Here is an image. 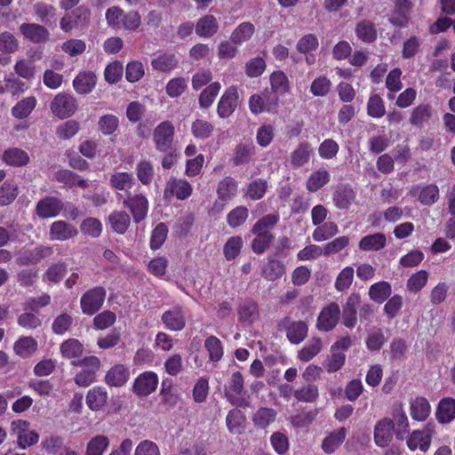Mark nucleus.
<instances>
[{
    "mask_svg": "<svg viewBox=\"0 0 455 455\" xmlns=\"http://www.w3.org/2000/svg\"><path fill=\"white\" fill-rule=\"evenodd\" d=\"M175 137V127L171 121L165 120L158 124L153 131L152 139L158 152L172 151Z\"/></svg>",
    "mask_w": 455,
    "mask_h": 455,
    "instance_id": "nucleus-2",
    "label": "nucleus"
},
{
    "mask_svg": "<svg viewBox=\"0 0 455 455\" xmlns=\"http://www.w3.org/2000/svg\"><path fill=\"white\" fill-rule=\"evenodd\" d=\"M238 105V92L235 86H230L225 90L220 97L217 113L220 118L229 117L235 110Z\"/></svg>",
    "mask_w": 455,
    "mask_h": 455,
    "instance_id": "nucleus-14",
    "label": "nucleus"
},
{
    "mask_svg": "<svg viewBox=\"0 0 455 455\" xmlns=\"http://www.w3.org/2000/svg\"><path fill=\"white\" fill-rule=\"evenodd\" d=\"M52 114L60 119L72 116L77 109L76 98L68 93H58L50 105Z\"/></svg>",
    "mask_w": 455,
    "mask_h": 455,
    "instance_id": "nucleus-8",
    "label": "nucleus"
},
{
    "mask_svg": "<svg viewBox=\"0 0 455 455\" xmlns=\"http://www.w3.org/2000/svg\"><path fill=\"white\" fill-rule=\"evenodd\" d=\"M49 234L52 240L65 241L75 237L77 230L64 220H57L51 225Z\"/></svg>",
    "mask_w": 455,
    "mask_h": 455,
    "instance_id": "nucleus-24",
    "label": "nucleus"
},
{
    "mask_svg": "<svg viewBox=\"0 0 455 455\" xmlns=\"http://www.w3.org/2000/svg\"><path fill=\"white\" fill-rule=\"evenodd\" d=\"M192 192L193 187L189 181L176 177L170 178L164 189L165 196H172L181 201L188 199Z\"/></svg>",
    "mask_w": 455,
    "mask_h": 455,
    "instance_id": "nucleus-16",
    "label": "nucleus"
},
{
    "mask_svg": "<svg viewBox=\"0 0 455 455\" xmlns=\"http://www.w3.org/2000/svg\"><path fill=\"white\" fill-rule=\"evenodd\" d=\"M255 33V26L250 21L240 23L231 33L230 40L235 44H243L249 41Z\"/></svg>",
    "mask_w": 455,
    "mask_h": 455,
    "instance_id": "nucleus-41",
    "label": "nucleus"
},
{
    "mask_svg": "<svg viewBox=\"0 0 455 455\" xmlns=\"http://www.w3.org/2000/svg\"><path fill=\"white\" fill-rule=\"evenodd\" d=\"M245 416L238 409H233L228 411L226 423L228 429L232 434H240L244 428Z\"/></svg>",
    "mask_w": 455,
    "mask_h": 455,
    "instance_id": "nucleus-54",
    "label": "nucleus"
},
{
    "mask_svg": "<svg viewBox=\"0 0 455 455\" xmlns=\"http://www.w3.org/2000/svg\"><path fill=\"white\" fill-rule=\"evenodd\" d=\"M90 9L80 5L60 19V27L65 33H69L76 28L86 27L90 22Z\"/></svg>",
    "mask_w": 455,
    "mask_h": 455,
    "instance_id": "nucleus-3",
    "label": "nucleus"
},
{
    "mask_svg": "<svg viewBox=\"0 0 455 455\" xmlns=\"http://www.w3.org/2000/svg\"><path fill=\"white\" fill-rule=\"evenodd\" d=\"M219 28L217 19L212 14H206L197 20L195 30L200 37L210 38L218 32Z\"/></svg>",
    "mask_w": 455,
    "mask_h": 455,
    "instance_id": "nucleus-25",
    "label": "nucleus"
},
{
    "mask_svg": "<svg viewBox=\"0 0 455 455\" xmlns=\"http://www.w3.org/2000/svg\"><path fill=\"white\" fill-rule=\"evenodd\" d=\"M237 313L239 322L251 324L259 316L258 305L251 299L245 300L239 306Z\"/></svg>",
    "mask_w": 455,
    "mask_h": 455,
    "instance_id": "nucleus-47",
    "label": "nucleus"
},
{
    "mask_svg": "<svg viewBox=\"0 0 455 455\" xmlns=\"http://www.w3.org/2000/svg\"><path fill=\"white\" fill-rule=\"evenodd\" d=\"M243 390L244 379L243 374L240 371L233 372L225 390L228 401L235 407H247L249 405L248 401L241 396Z\"/></svg>",
    "mask_w": 455,
    "mask_h": 455,
    "instance_id": "nucleus-7",
    "label": "nucleus"
},
{
    "mask_svg": "<svg viewBox=\"0 0 455 455\" xmlns=\"http://www.w3.org/2000/svg\"><path fill=\"white\" fill-rule=\"evenodd\" d=\"M221 85L219 82L211 83L199 95L198 102L202 108H208L214 101L220 91Z\"/></svg>",
    "mask_w": 455,
    "mask_h": 455,
    "instance_id": "nucleus-58",
    "label": "nucleus"
},
{
    "mask_svg": "<svg viewBox=\"0 0 455 455\" xmlns=\"http://www.w3.org/2000/svg\"><path fill=\"white\" fill-rule=\"evenodd\" d=\"M276 411L272 408L260 407L252 416L257 427L265 428L275 420Z\"/></svg>",
    "mask_w": 455,
    "mask_h": 455,
    "instance_id": "nucleus-55",
    "label": "nucleus"
},
{
    "mask_svg": "<svg viewBox=\"0 0 455 455\" xmlns=\"http://www.w3.org/2000/svg\"><path fill=\"white\" fill-rule=\"evenodd\" d=\"M109 446V439L102 435L92 438L86 446V455H102Z\"/></svg>",
    "mask_w": 455,
    "mask_h": 455,
    "instance_id": "nucleus-64",
    "label": "nucleus"
},
{
    "mask_svg": "<svg viewBox=\"0 0 455 455\" xmlns=\"http://www.w3.org/2000/svg\"><path fill=\"white\" fill-rule=\"evenodd\" d=\"M108 392L103 387H93L86 395V403L92 411L100 410L108 401Z\"/></svg>",
    "mask_w": 455,
    "mask_h": 455,
    "instance_id": "nucleus-36",
    "label": "nucleus"
},
{
    "mask_svg": "<svg viewBox=\"0 0 455 455\" xmlns=\"http://www.w3.org/2000/svg\"><path fill=\"white\" fill-rule=\"evenodd\" d=\"M316 228L312 233V238L315 242H323L334 237L339 233V227L333 221H327Z\"/></svg>",
    "mask_w": 455,
    "mask_h": 455,
    "instance_id": "nucleus-46",
    "label": "nucleus"
},
{
    "mask_svg": "<svg viewBox=\"0 0 455 455\" xmlns=\"http://www.w3.org/2000/svg\"><path fill=\"white\" fill-rule=\"evenodd\" d=\"M431 406L428 400L423 396H417L410 404V414L414 420L424 421L430 415Z\"/></svg>",
    "mask_w": 455,
    "mask_h": 455,
    "instance_id": "nucleus-32",
    "label": "nucleus"
},
{
    "mask_svg": "<svg viewBox=\"0 0 455 455\" xmlns=\"http://www.w3.org/2000/svg\"><path fill=\"white\" fill-rule=\"evenodd\" d=\"M204 347L209 353V359L212 362L217 363L220 361L223 356L224 350L222 342L216 336H210L204 341Z\"/></svg>",
    "mask_w": 455,
    "mask_h": 455,
    "instance_id": "nucleus-59",
    "label": "nucleus"
},
{
    "mask_svg": "<svg viewBox=\"0 0 455 455\" xmlns=\"http://www.w3.org/2000/svg\"><path fill=\"white\" fill-rule=\"evenodd\" d=\"M249 217V210L246 206L239 205L231 210L227 215V223L232 228L243 225Z\"/></svg>",
    "mask_w": 455,
    "mask_h": 455,
    "instance_id": "nucleus-56",
    "label": "nucleus"
},
{
    "mask_svg": "<svg viewBox=\"0 0 455 455\" xmlns=\"http://www.w3.org/2000/svg\"><path fill=\"white\" fill-rule=\"evenodd\" d=\"M237 189L238 183L233 177H224L217 186L216 193L219 201L214 203L212 209L217 212H222L226 204L236 196Z\"/></svg>",
    "mask_w": 455,
    "mask_h": 455,
    "instance_id": "nucleus-6",
    "label": "nucleus"
},
{
    "mask_svg": "<svg viewBox=\"0 0 455 455\" xmlns=\"http://www.w3.org/2000/svg\"><path fill=\"white\" fill-rule=\"evenodd\" d=\"M331 175L324 168H319L313 172L306 183V188L309 192H316L329 183Z\"/></svg>",
    "mask_w": 455,
    "mask_h": 455,
    "instance_id": "nucleus-39",
    "label": "nucleus"
},
{
    "mask_svg": "<svg viewBox=\"0 0 455 455\" xmlns=\"http://www.w3.org/2000/svg\"><path fill=\"white\" fill-rule=\"evenodd\" d=\"M162 321L166 329L173 331H181L186 325L185 312L180 307H174L162 315Z\"/></svg>",
    "mask_w": 455,
    "mask_h": 455,
    "instance_id": "nucleus-18",
    "label": "nucleus"
},
{
    "mask_svg": "<svg viewBox=\"0 0 455 455\" xmlns=\"http://www.w3.org/2000/svg\"><path fill=\"white\" fill-rule=\"evenodd\" d=\"M108 222L114 232L124 235L131 225V216L124 211H114L109 214Z\"/></svg>",
    "mask_w": 455,
    "mask_h": 455,
    "instance_id": "nucleus-30",
    "label": "nucleus"
},
{
    "mask_svg": "<svg viewBox=\"0 0 455 455\" xmlns=\"http://www.w3.org/2000/svg\"><path fill=\"white\" fill-rule=\"evenodd\" d=\"M178 59L173 53L164 52L152 59L151 66L153 69L160 72H169L177 68Z\"/></svg>",
    "mask_w": 455,
    "mask_h": 455,
    "instance_id": "nucleus-44",
    "label": "nucleus"
},
{
    "mask_svg": "<svg viewBox=\"0 0 455 455\" xmlns=\"http://www.w3.org/2000/svg\"><path fill=\"white\" fill-rule=\"evenodd\" d=\"M157 386V374L154 371H148L140 373L134 379L132 392L140 397H146L156 391Z\"/></svg>",
    "mask_w": 455,
    "mask_h": 455,
    "instance_id": "nucleus-12",
    "label": "nucleus"
},
{
    "mask_svg": "<svg viewBox=\"0 0 455 455\" xmlns=\"http://www.w3.org/2000/svg\"><path fill=\"white\" fill-rule=\"evenodd\" d=\"M386 245V235L380 232L364 235L358 243V248L363 251H380L384 249Z\"/></svg>",
    "mask_w": 455,
    "mask_h": 455,
    "instance_id": "nucleus-29",
    "label": "nucleus"
},
{
    "mask_svg": "<svg viewBox=\"0 0 455 455\" xmlns=\"http://www.w3.org/2000/svg\"><path fill=\"white\" fill-rule=\"evenodd\" d=\"M355 198V191L348 184L338 185L333 193V203L340 210L348 209Z\"/></svg>",
    "mask_w": 455,
    "mask_h": 455,
    "instance_id": "nucleus-26",
    "label": "nucleus"
},
{
    "mask_svg": "<svg viewBox=\"0 0 455 455\" xmlns=\"http://www.w3.org/2000/svg\"><path fill=\"white\" fill-rule=\"evenodd\" d=\"M135 185L136 181L132 172H116L110 175L109 186L116 192L118 200L132 193L131 189Z\"/></svg>",
    "mask_w": 455,
    "mask_h": 455,
    "instance_id": "nucleus-11",
    "label": "nucleus"
},
{
    "mask_svg": "<svg viewBox=\"0 0 455 455\" xmlns=\"http://www.w3.org/2000/svg\"><path fill=\"white\" fill-rule=\"evenodd\" d=\"M436 420L441 424H449L455 419V399L452 397L442 398L435 411Z\"/></svg>",
    "mask_w": 455,
    "mask_h": 455,
    "instance_id": "nucleus-22",
    "label": "nucleus"
},
{
    "mask_svg": "<svg viewBox=\"0 0 455 455\" xmlns=\"http://www.w3.org/2000/svg\"><path fill=\"white\" fill-rule=\"evenodd\" d=\"M54 177L58 182L63 183L66 187L68 188L77 186L81 188H86L89 186L87 180L80 178L78 174L70 170H59L55 172Z\"/></svg>",
    "mask_w": 455,
    "mask_h": 455,
    "instance_id": "nucleus-33",
    "label": "nucleus"
},
{
    "mask_svg": "<svg viewBox=\"0 0 455 455\" xmlns=\"http://www.w3.org/2000/svg\"><path fill=\"white\" fill-rule=\"evenodd\" d=\"M214 132V125L204 119L197 118L191 124V133L196 140H207Z\"/></svg>",
    "mask_w": 455,
    "mask_h": 455,
    "instance_id": "nucleus-51",
    "label": "nucleus"
},
{
    "mask_svg": "<svg viewBox=\"0 0 455 455\" xmlns=\"http://www.w3.org/2000/svg\"><path fill=\"white\" fill-rule=\"evenodd\" d=\"M122 204L124 208L129 210L135 223L138 224L147 218L149 203L142 193H129L123 198Z\"/></svg>",
    "mask_w": 455,
    "mask_h": 455,
    "instance_id": "nucleus-4",
    "label": "nucleus"
},
{
    "mask_svg": "<svg viewBox=\"0 0 455 455\" xmlns=\"http://www.w3.org/2000/svg\"><path fill=\"white\" fill-rule=\"evenodd\" d=\"M293 395L299 402L314 403L319 396L318 387L314 384H307L294 390Z\"/></svg>",
    "mask_w": 455,
    "mask_h": 455,
    "instance_id": "nucleus-62",
    "label": "nucleus"
},
{
    "mask_svg": "<svg viewBox=\"0 0 455 455\" xmlns=\"http://www.w3.org/2000/svg\"><path fill=\"white\" fill-rule=\"evenodd\" d=\"M279 219V215L276 213L264 215L255 222L251 232L253 235H273L270 230L276 226Z\"/></svg>",
    "mask_w": 455,
    "mask_h": 455,
    "instance_id": "nucleus-40",
    "label": "nucleus"
},
{
    "mask_svg": "<svg viewBox=\"0 0 455 455\" xmlns=\"http://www.w3.org/2000/svg\"><path fill=\"white\" fill-rule=\"evenodd\" d=\"M270 92H275L278 98L284 95L290 90V82L282 70L274 71L270 76Z\"/></svg>",
    "mask_w": 455,
    "mask_h": 455,
    "instance_id": "nucleus-37",
    "label": "nucleus"
},
{
    "mask_svg": "<svg viewBox=\"0 0 455 455\" xmlns=\"http://www.w3.org/2000/svg\"><path fill=\"white\" fill-rule=\"evenodd\" d=\"M393 4L388 22L395 28H408L411 20L413 3L411 0H393Z\"/></svg>",
    "mask_w": 455,
    "mask_h": 455,
    "instance_id": "nucleus-5",
    "label": "nucleus"
},
{
    "mask_svg": "<svg viewBox=\"0 0 455 455\" xmlns=\"http://www.w3.org/2000/svg\"><path fill=\"white\" fill-rule=\"evenodd\" d=\"M136 174L141 184L145 186L149 185L155 175L154 167L151 162L146 159L140 160L136 166Z\"/></svg>",
    "mask_w": 455,
    "mask_h": 455,
    "instance_id": "nucleus-61",
    "label": "nucleus"
},
{
    "mask_svg": "<svg viewBox=\"0 0 455 455\" xmlns=\"http://www.w3.org/2000/svg\"><path fill=\"white\" fill-rule=\"evenodd\" d=\"M13 349L20 356L27 357L37 349V342L31 337L20 338L14 343Z\"/></svg>",
    "mask_w": 455,
    "mask_h": 455,
    "instance_id": "nucleus-63",
    "label": "nucleus"
},
{
    "mask_svg": "<svg viewBox=\"0 0 455 455\" xmlns=\"http://www.w3.org/2000/svg\"><path fill=\"white\" fill-rule=\"evenodd\" d=\"M36 99L34 96L28 97L17 102L12 108V115L18 119L28 117L36 106Z\"/></svg>",
    "mask_w": 455,
    "mask_h": 455,
    "instance_id": "nucleus-50",
    "label": "nucleus"
},
{
    "mask_svg": "<svg viewBox=\"0 0 455 455\" xmlns=\"http://www.w3.org/2000/svg\"><path fill=\"white\" fill-rule=\"evenodd\" d=\"M97 76L92 71L79 72L73 80V86L79 94H88L96 86Z\"/></svg>",
    "mask_w": 455,
    "mask_h": 455,
    "instance_id": "nucleus-23",
    "label": "nucleus"
},
{
    "mask_svg": "<svg viewBox=\"0 0 455 455\" xmlns=\"http://www.w3.org/2000/svg\"><path fill=\"white\" fill-rule=\"evenodd\" d=\"M106 291L102 286H95L86 291L81 298V309L84 315H92L97 313L103 305Z\"/></svg>",
    "mask_w": 455,
    "mask_h": 455,
    "instance_id": "nucleus-9",
    "label": "nucleus"
},
{
    "mask_svg": "<svg viewBox=\"0 0 455 455\" xmlns=\"http://www.w3.org/2000/svg\"><path fill=\"white\" fill-rule=\"evenodd\" d=\"M2 160L7 165L23 167L28 165L30 157L27 151L20 148H9L4 151Z\"/></svg>",
    "mask_w": 455,
    "mask_h": 455,
    "instance_id": "nucleus-28",
    "label": "nucleus"
},
{
    "mask_svg": "<svg viewBox=\"0 0 455 455\" xmlns=\"http://www.w3.org/2000/svg\"><path fill=\"white\" fill-rule=\"evenodd\" d=\"M411 196H418L422 205L430 206L439 200V188L435 184H427L423 187H414L410 191Z\"/></svg>",
    "mask_w": 455,
    "mask_h": 455,
    "instance_id": "nucleus-20",
    "label": "nucleus"
},
{
    "mask_svg": "<svg viewBox=\"0 0 455 455\" xmlns=\"http://www.w3.org/2000/svg\"><path fill=\"white\" fill-rule=\"evenodd\" d=\"M312 155L313 148L310 143L301 142L291 154V164L294 167H301L308 163Z\"/></svg>",
    "mask_w": 455,
    "mask_h": 455,
    "instance_id": "nucleus-38",
    "label": "nucleus"
},
{
    "mask_svg": "<svg viewBox=\"0 0 455 455\" xmlns=\"http://www.w3.org/2000/svg\"><path fill=\"white\" fill-rule=\"evenodd\" d=\"M84 345L76 339H68L60 345L61 355L67 359L80 357L84 353Z\"/></svg>",
    "mask_w": 455,
    "mask_h": 455,
    "instance_id": "nucleus-49",
    "label": "nucleus"
},
{
    "mask_svg": "<svg viewBox=\"0 0 455 455\" xmlns=\"http://www.w3.org/2000/svg\"><path fill=\"white\" fill-rule=\"evenodd\" d=\"M255 151L256 148L251 142L236 145L233 156L234 165L240 166L248 164L254 156Z\"/></svg>",
    "mask_w": 455,
    "mask_h": 455,
    "instance_id": "nucleus-34",
    "label": "nucleus"
},
{
    "mask_svg": "<svg viewBox=\"0 0 455 455\" xmlns=\"http://www.w3.org/2000/svg\"><path fill=\"white\" fill-rule=\"evenodd\" d=\"M323 348L322 339L319 337H313L298 354V358L302 362H308L320 353Z\"/></svg>",
    "mask_w": 455,
    "mask_h": 455,
    "instance_id": "nucleus-53",
    "label": "nucleus"
},
{
    "mask_svg": "<svg viewBox=\"0 0 455 455\" xmlns=\"http://www.w3.org/2000/svg\"><path fill=\"white\" fill-rule=\"evenodd\" d=\"M286 337L292 344H299L307 335L308 326L303 321H293L286 327Z\"/></svg>",
    "mask_w": 455,
    "mask_h": 455,
    "instance_id": "nucleus-43",
    "label": "nucleus"
},
{
    "mask_svg": "<svg viewBox=\"0 0 455 455\" xmlns=\"http://www.w3.org/2000/svg\"><path fill=\"white\" fill-rule=\"evenodd\" d=\"M395 422L389 418L377 421L374 427V442L377 446L387 447L393 439Z\"/></svg>",
    "mask_w": 455,
    "mask_h": 455,
    "instance_id": "nucleus-15",
    "label": "nucleus"
},
{
    "mask_svg": "<svg viewBox=\"0 0 455 455\" xmlns=\"http://www.w3.org/2000/svg\"><path fill=\"white\" fill-rule=\"evenodd\" d=\"M20 31L25 39L33 44H44L50 38L48 29L37 23H22L20 26Z\"/></svg>",
    "mask_w": 455,
    "mask_h": 455,
    "instance_id": "nucleus-17",
    "label": "nucleus"
},
{
    "mask_svg": "<svg viewBox=\"0 0 455 455\" xmlns=\"http://www.w3.org/2000/svg\"><path fill=\"white\" fill-rule=\"evenodd\" d=\"M430 443V435L419 430L413 431L407 440V446L411 451L419 449L421 451H427Z\"/></svg>",
    "mask_w": 455,
    "mask_h": 455,
    "instance_id": "nucleus-48",
    "label": "nucleus"
},
{
    "mask_svg": "<svg viewBox=\"0 0 455 455\" xmlns=\"http://www.w3.org/2000/svg\"><path fill=\"white\" fill-rule=\"evenodd\" d=\"M243 245L240 235H234L228 239L223 246V254L228 261L234 260L241 252Z\"/></svg>",
    "mask_w": 455,
    "mask_h": 455,
    "instance_id": "nucleus-57",
    "label": "nucleus"
},
{
    "mask_svg": "<svg viewBox=\"0 0 455 455\" xmlns=\"http://www.w3.org/2000/svg\"><path fill=\"white\" fill-rule=\"evenodd\" d=\"M130 371L124 364L117 363L105 375V382L110 387H122L128 381Z\"/></svg>",
    "mask_w": 455,
    "mask_h": 455,
    "instance_id": "nucleus-21",
    "label": "nucleus"
},
{
    "mask_svg": "<svg viewBox=\"0 0 455 455\" xmlns=\"http://www.w3.org/2000/svg\"><path fill=\"white\" fill-rule=\"evenodd\" d=\"M24 426L25 428H22L21 431L18 433V443L19 446L22 449H26L33 444H36L39 440V435L35 430H28L27 427L28 423L25 420H18L12 421V426L13 429L15 426Z\"/></svg>",
    "mask_w": 455,
    "mask_h": 455,
    "instance_id": "nucleus-35",
    "label": "nucleus"
},
{
    "mask_svg": "<svg viewBox=\"0 0 455 455\" xmlns=\"http://www.w3.org/2000/svg\"><path fill=\"white\" fill-rule=\"evenodd\" d=\"M53 253L50 245H39L29 251L27 256L20 259L22 264H37L42 259L49 258Z\"/></svg>",
    "mask_w": 455,
    "mask_h": 455,
    "instance_id": "nucleus-52",
    "label": "nucleus"
},
{
    "mask_svg": "<svg viewBox=\"0 0 455 455\" xmlns=\"http://www.w3.org/2000/svg\"><path fill=\"white\" fill-rule=\"evenodd\" d=\"M361 304V298L357 294H351L346 301L342 310V323L349 329L355 326L357 323V308Z\"/></svg>",
    "mask_w": 455,
    "mask_h": 455,
    "instance_id": "nucleus-19",
    "label": "nucleus"
},
{
    "mask_svg": "<svg viewBox=\"0 0 455 455\" xmlns=\"http://www.w3.org/2000/svg\"><path fill=\"white\" fill-rule=\"evenodd\" d=\"M355 32L359 40L367 44L375 42L378 37L376 26L369 20H363L357 22Z\"/></svg>",
    "mask_w": 455,
    "mask_h": 455,
    "instance_id": "nucleus-31",
    "label": "nucleus"
},
{
    "mask_svg": "<svg viewBox=\"0 0 455 455\" xmlns=\"http://www.w3.org/2000/svg\"><path fill=\"white\" fill-rule=\"evenodd\" d=\"M285 273L284 264L275 259H269L262 267V275L267 281H276Z\"/></svg>",
    "mask_w": 455,
    "mask_h": 455,
    "instance_id": "nucleus-45",
    "label": "nucleus"
},
{
    "mask_svg": "<svg viewBox=\"0 0 455 455\" xmlns=\"http://www.w3.org/2000/svg\"><path fill=\"white\" fill-rule=\"evenodd\" d=\"M267 187V180L256 179L248 184L245 196L253 201L259 200L265 196Z\"/></svg>",
    "mask_w": 455,
    "mask_h": 455,
    "instance_id": "nucleus-60",
    "label": "nucleus"
},
{
    "mask_svg": "<svg viewBox=\"0 0 455 455\" xmlns=\"http://www.w3.org/2000/svg\"><path fill=\"white\" fill-rule=\"evenodd\" d=\"M432 116V107L430 104H421L412 108L410 116V124L413 126L422 128Z\"/></svg>",
    "mask_w": 455,
    "mask_h": 455,
    "instance_id": "nucleus-42",
    "label": "nucleus"
},
{
    "mask_svg": "<svg viewBox=\"0 0 455 455\" xmlns=\"http://www.w3.org/2000/svg\"><path fill=\"white\" fill-rule=\"evenodd\" d=\"M340 315V308L337 303L328 304L323 307L317 317L316 328L321 331H332L338 324Z\"/></svg>",
    "mask_w": 455,
    "mask_h": 455,
    "instance_id": "nucleus-10",
    "label": "nucleus"
},
{
    "mask_svg": "<svg viewBox=\"0 0 455 455\" xmlns=\"http://www.w3.org/2000/svg\"><path fill=\"white\" fill-rule=\"evenodd\" d=\"M346 436L347 428L344 427L328 433L322 442L323 451L327 454L333 453L343 443Z\"/></svg>",
    "mask_w": 455,
    "mask_h": 455,
    "instance_id": "nucleus-27",
    "label": "nucleus"
},
{
    "mask_svg": "<svg viewBox=\"0 0 455 455\" xmlns=\"http://www.w3.org/2000/svg\"><path fill=\"white\" fill-rule=\"evenodd\" d=\"M64 208L61 199L57 196H45L36 205V213L40 219L57 217Z\"/></svg>",
    "mask_w": 455,
    "mask_h": 455,
    "instance_id": "nucleus-13",
    "label": "nucleus"
},
{
    "mask_svg": "<svg viewBox=\"0 0 455 455\" xmlns=\"http://www.w3.org/2000/svg\"><path fill=\"white\" fill-rule=\"evenodd\" d=\"M280 99L275 92L265 90L261 93L252 94L249 99V108L254 115L263 112L276 114L279 108Z\"/></svg>",
    "mask_w": 455,
    "mask_h": 455,
    "instance_id": "nucleus-1",
    "label": "nucleus"
}]
</instances>
